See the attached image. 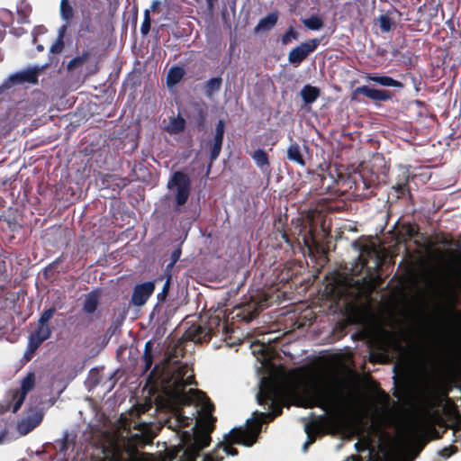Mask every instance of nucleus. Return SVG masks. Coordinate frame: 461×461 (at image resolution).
<instances>
[{"instance_id":"nucleus-49","label":"nucleus","mask_w":461,"mask_h":461,"mask_svg":"<svg viewBox=\"0 0 461 461\" xmlns=\"http://www.w3.org/2000/svg\"><path fill=\"white\" fill-rule=\"evenodd\" d=\"M36 352V350H33V351H31L30 350V341L28 340V344H27V349L24 353V358L29 361L32 359V357H33L34 353Z\"/></svg>"},{"instance_id":"nucleus-22","label":"nucleus","mask_w":461,"mask_h":461,"mask_svg":"<svg viewBox=\"0 0 461 461\" xmlns=\"http://www.w3.org/2000/svg\"><path fill=\"white\" fill-rule=\"evenodd\" d=\"M93 49H86L82 51L80 55L73 58L67 65L68 71H72L82 67L85 63L87 62L89 58L93 55Z\"/></svg>"},{"instance_id":"nucleus-30","label":"nucleus","mask_w":461,"mask_h":461,"mask_svg":"<svg viewBox=\"0 0 461 461\" xmlns=\"http://www.w3.org/2000/svg\"><path fill=\"white\" fill-rule=\"evenodd\" d=\"M408 173L409 172L407 169L402 170V175L399 176V180L393 186V188L398 193L399 195H404L405 193L408 191V183H409Z\"/></svg>"},{"instance_id":"nucleus-8","label":"nucleus","mask_w":461,"mask_h":461,"mask_svg":"<svg viewBox=\"0 0 461 461\" xmlns=\"http://www.w3.org/2000/svg\"><path fill=\"white\" fill-rule=\"evenodd\" d=\"M359 95H363L373 102H388L393 100L394 93L387 89H377L367 86H361L353 90L351 100L360 102Z\"/></svg>"},{"instance_id":"nucleus-1","label":"nucleus","mask_w":461,"mask_h":461,"mask_svg":"<svg viewBox=\"0 0 461 461\" xmlns=\"http://www.w3.org/2000/svg\"><path fill=\"white\" fill-rule=\"evenodd\" d=\"M279 395L278 386L271 382H265L258 393V402L260 405L269 403L271 411L257 412V417L248 420L247 428H234L226 438L227 445H223V450L227 455L237 456L239 451L230 445L238 444L245 447H252L258 440L263 423L273 421L283 412V406L276 402Z\"/></svg>"},{"instance_id":"nucleus-55","label":"nucleus","mask_w":461,"mask_h":461,"mask_svg":"<svg viewBox=\"0 0 461 461\" xmlns=\"http://www.w3.org/2000/svg\"><path fill=\"white\" fill-rule=\"evenodd\" d=\"M221 459H222V457H221L219 461H221ZM203 461H215V460L212 454H208V455L204 456Z\"/></svg>"},{"instance_id":"nucleus-26","label":"nucleus","mask_w":461,"mask_h":461,"mask_svg":"<svg viewBox=\"0 0 461 461\" xmlns=\"http://www.w3.org/2000/svg\"><path fill=\"white\" fill-rule=\"evenodd\" d=\"M321 91L318 87L306 85L301 90V95L306 104L314 103L320 96Z\"/></svg>"},{"instance_id":"nucleus-29","label":"nucleus","mask_w":461,"mask_h":461,"mask_svg":"<svg viewBox=\"0 0 461 461\" xmlns=\"http://www.w3.org/2000/svg\"><path fill=\"white\" fill-rule=\"evenodd\" d=\"M185 69L182 67L175 66L167 73V82L169 86L179 83L185 76Z\"/></svg>"},{"instance_id":"nucleus-39","label":"nucleus","mask_w":461,"mask_h":461,"mask_svg":"<svg viewBox=\"0 0 461 461\" xmlns=\"http://www.w3.org/2000/svg\"><path fill=\"white\" fill-rule=\"evenodd\" d=\"M261 310H262V308L259 305H256V304L253 305V309L252 310H250V306H249L247 312H245L246 310L243 311V312H242L243 313L242 319L245 321L249 322V321H251L253 319H255L258 315V313H259V312Z\"/></svg>"},{"instance_id":"nucleus-46","label":"nucleus","mask_w":461,"mask_h":461,"mask_svg":"<svg viewBox=\"0 0 461 461\" xmlns=\"http://www.w3.org/2000/svg\"><path fill=\"white\" fill-rule=\"evenodd\" d=\"M100 461H106L105 459H102ZM111 461H141L136 456H131L130 457H123L121 454H114L111 459Z\"/></svg>"},{"instance_id":"nucleus-25","label":"nucleus","mask_w":461,"mask_h":461,"mask_svg":"<svg viewBox=\"0 0 461 461\" xmlns=\"http://www.w3.org/2000/svg\"><path fill=\"white\" fill-rule=\"evenodd\" d=\"M32 6L25 0H21L17 5L16 12L18 14V23L20 24L30 23V15L32 14Z\"/></svg>"},{"instance_id":"nucleus-48","label":"nucleus","mask_w":461,"mask_h":461,"mask_svg":"<svg viewBox=\"0 0 461 461\" xmlns=\"http://www.w3.org/2000/svg\"><path fill=\"white\" fill-rule=\"evenodd\" d=\"M36 352V350H33V351H31L30 350V341L28 340V344H27V349L24 353V358L29 361L32 359V357H33L34 353Z\"/></svg>"},{"instance_id":"nucleus-60","label":"nucleus","mask_w":461,"mask_h":461,"mask_svg":"<svg viewBox=\"0 0 461 461\" xmlns=\"http://www.w3.org/2000/svg\"><path fill=\"white\" fill-rule=\"evenodd\" d=\"M4 36H5V32L0 29V42L3 41Z\"/></svg>"},{"instance_id":"nucleus-21","label":"nucleus","mask_w":461,"mask_h":461,"mask_svg":"<svg viewBox=\"0 0 461 461\" xmlns=\"http://www.w3.org/2000/svg\"><path fill=\"white\" fill-rule=\"evenodd\" d=\"M100 293L94 290L86 294L83 304V311L87 314H93L99 305Z\"/></svg>"},{"instance_id":"nucleus-57","label":"nucleus","mask_w":461,"mask_h":461,"mask_svg":"<svg viewBox=\"0 0 461 461\" xmlns=\"http://www.w3.org/2000/svg\"><path fill=\"white\" fill-rule=\"evenodd\" d=\"M264 137L266 138V140H271L273 139L272 133H265Z\"/></svg>"},{"instance_id":"nucleus-44","label":"nucleus","mask_w":461,"mask_h":461,"mask_svg":"<svg viewBox=\"0 0 461 461\" xmlns=\"http://www.w3.org/2000/svg\"><path fill=\"white\" fill-rule=\"evenodd\" d=\"M318 429V424L312 423V424H307L305 426V432L308 435V442L310 444H312L315 441V437L312 435V433Z\"/></svg>"},{"instance_id":"nucleus-52","label":"nucleus","mask_w":461,"mask_h":461,"mask_svg":"<svg viewBox=\"0 0 461 461\" xmlns=\"http://www.w3.org/2000/svg\"><path fill=\"white\" fill-rule=\"evenodd\" d=\"M208 10L212 11L215 5L217 4L218 0H205Z\"/></svg>"},{"instance_id":"nucleus-35","label":"nucleus","mask_w":461,"mask_h":461,"mask_svg":"<svg viewBox=\"0 0 461 461\" xmlns=\"http://www.w3.org/2000/svg\"><path fill=\"white\" fill-rule=\"evenodd\" d=\"M94 33H95V29L92 24V19L90 17H88L81 23V24L79 26V30H78V36H79V38H87L88 34H94Z\"/></svg>"},{"instance_id":"nucleus-11","label":"nucleus","mask_w":461,"mask_h":461,"mask_svg":"<svg viewBox=\"0 0 461 461\" xmlns=\"http://www.w3.org/2000/svg\"><path fill=\"white\" fill-rule=\"evenodd\" d=\"M35 384V375L34 373H28L26 376L21 382L20 390H15L13 392V400L15 401L13 405L12 411L13 412L18 411V410L23 405L27 393L33 388Z\"/></svg>"},{"instance_id":"nucleus-5","label":"nucleus","mask_w":461,"mask_h":461,"mask_svg":"<svg viewBox=\"0 0 461 461\" xmlns=\"http://www.w3.org/2000/svg\"><path fill=\"white\" fill-rule=\"evenodd\" d=\"M215 418L210 417L208 420H203V425L207 426V431L199 430L194 433L193 442L185 450V455L188 456L189 458H196L200 452L208 447L211 442L210 432L213 429L214 425L211 422L215 421Z\"/></svg>"},{"instance_id":"nucleus-23","label":"nucleus","mask_w":461,"mask_h":461,"mask_svg":"<svg viewBox=\"0 0 461 461\" xmlns=\"http://www.w3.org/2000/svg\"><path fill=\"white\" fill-rule=\"evenodd\" d=\"M419 234V228L410 222L402 223L398 230L399 238L406 242Z\"/></svg>"},{"instance_id":"nucleus-47","label":"nucleus","mask_w":461,"mask_h":461,"mask_svg":"<svg viewBox=\"0 0 461 461\" xmlns=\"http://www.w3.org/2000/svg\"><path fill=\"white\" fill-rule=\"evenodd\" d=\"M10 33L16 37H21L26 33V30L23 27H11Z\"/></svg>"},{"instance_id":"nucleus-20","label":"nucleus","mask_w":461,"mask_h":461,"mask_svg":"<svg viewBox=\"0 0 461 461\" xmlns=\"http://www.w3.org/2000/svg\"><path fill=\"white\" fill-rule=\"evenodd\" d=\"M366 81L376 83L383 86L402 88L403 84L388 76H380L377 74H366Z\"/></svg>"},{"instance_id":"nucleus-61","label":"nucleus","mask_w":461,"mask_h":461,"mask_svg":"<svg viewBox=\"0 0 461 461\" xmlns=\"http://www.w3.org/2000/svg\"><path fill=\"white\" fill-rule=\"evenodd\" d=\"M359 259L362 260V267H366V264H367L366 260V259H362L361 256L359 257Z\"/></svg>"},{"instance_id":"nucleus-58","label":"nucleus","mask_w":461,"mask_h":461,"mask_svg":"<svg viewBox=\"0 0 461 461\" xmlns=\"http://www.w3.org/2000/svg\"><path fill=\"white\" fill-rule=\"evenodd\" d=\"M145 438H145V440H144V443H149V442H151V441H152V438H153V437H152V436H150V435H147V436H145Z\"/></svg>"},{"instance_id":"nucleus-28","label":"nucleus","mask_w":461,"mask_h":461,"mask_svg":"<svg viewBox=\"0 0 461 461\" xmlns=\"http://www.w3.org/2000/svg\"><path fill=\"white\" fill-rule=\"evenodd\" d=\"M142 360L144 362L142 374H146L153 365V342L151 340L145 343Z\"/></svg>"},{"instance_id":"nucleus-4","label":"nucleus","mask_w":461,"mask_h":461,"mask_svg":"<svg viewBox=\"0 0 461 461\" xmlns=\"http://www.w3.org/2000/svg\"><path fill=\"white\" fill-rule=\"evenodd\" d=\"M344 400L342 391L330 384H314L309 391L308 407L324 411H337Z\"/></svg>"},{"instance_id":"nucleus-56","label":"nucleus","mask_w":461,"mask_h":461,"mask_svg":"<svg viewBox=\"0 0 461 461\" xmlns=\"http://www.w3.org/2000/svg\"><path fill=\"white\" fill-rule=\"evenodd\" d=\"M282 239H283L286 243H289V242H290L289 236H288V234H287L285 231H284V232L282 233Z\"/></svg>"},{"instance_id":"nucleus-18","label":"nucleus","mask_w":461,"mask_h":461,"mask_svg":"<svg viewBox=\"0 0 461 461\" xmlns=\"http://www.w3.org/2000/svg\"><path fill=\"white\" fill-rule=\"evenodd\" d=\"M289 140H290V144L287 148L286 158L289 161H292V162H294V163L300 165L301 167H305L306 162H305L303 155L301 151L300 145L296 141L294 140L292 136H289Z\"/></svg>"},{"instance_id":"nucleus-24","label":"nucleus","mask_w":461,"mask_h":461,"mask_svg":"<svg viewBox=\"0 0 461 461\" xmlns=\"http://www.w3.org/2000/svg\"><path fill=\"white\" fill-rule=\"evenodd\" d=\"M222 86V78L221 77H212L207 80L203 88L206 97L212 98L216 92H219Z\"/></svg>"},{"instance_id":"nucleus-59","label":"nucleus","mask_w":461,"mask_h":461,"mask_svg":"<svg viewBox=\"0 0 461 461\" xmlns=\"http://www.w3.org/2000/svg\"><path fill=\"white\" fill-rule=\"evenodd\" d=\"M38 51H42L44 50V47L41 44L37 45L36 47Z\"/></svg>"},{"instance_id":"nucleus-54","label":"nucleus","mask_w":461,"mask_h":461,"mask_svg":"<svg viewBox=\"0 0 461 461\" xmlns=\"http://www.w3.org/2000/svg\"><path fill=\"white\" fill-rule=\"evenodd\" d=\"M192 438V436L191 434L188 432V431H184L183 434H182V440L183 441H187V440H191Z\"/></svg>"},{"instance_id":"nucleus-19","label":"nucleus","mask_w":461,"mask_h":461,"mask_svg":"<svg viewBox=\"0 0 461 461\" xmlns=\"http://www.w3.org/2000/svg\"><path fill=\"white\" fill-rule=\"evenodd\" d=\"M279 13L274 11L269 13L267 16L261 18L255 27V32H268L272 30L277 23Z\"/></svg>"},{"instance_id":"nucleus-12","label":"nucleus","mask_w":461,"mask_h":461,"mask_svg":"<svg viewBox=\"0 0 461 461\" xmlns=\"http://www.w3.org/2000/svg\"><path fill=\"white\" fill-rule=\"evenodd\" d=\"M155 290V282L148 281L136 285L133 288L131 303L137 307L143 306Z\"/></svg>"},{"instance_id":"nucleus-17","label":"nucleus","mask_w":461,"mask_h":461,"mask_svg":"<svg viewBox=\"0 0 461 461\" xmlns=\"http://www.w3.org/2000/svg\"><path fill=\"white\" fill-rule=\"evenodd\" d=\"M249 154L255 162L256 166L261 170L263 174L270 173V161L267 151L262 149H258L253 152H249Z\"/></svg>"},{"instance_id":"nucleus-14","label":"nucleus","mask_w":461,"mask_h":461,"mask_svg":"<svg viewBox=\"0 0 461 461\" xmlns=\"http://www.w3.org/2000/svg\"><path fill=\"white\" fill-rule=\"evenodd\" d=\"M438 363L445 370H454L461 364V348L454 347L444 351L438 358Z\"/></svg>"},{"instance_id":"nucleus-64","label":"nucleus","mask_w":461,"mask_h":461,"mask_svg":"<svg viewBox=\"0 0 461 461\" xmlns=\"http://www.w3.org/2000/svg\"><path fill=\"white\" fill-rule=\"evenodd\" d=\"M276 143V140H274V141L272 142V145L274 146Z\"/></svg>"},{"instance_id":"nucleus-27","label":"nucleus","mask_w":461,"mask_h":461,"mask_svg":"<svg viewBox=\"0 0 461 461\" xmlns=\"http://www.w3.org/2000/svg\"><path fill=\"white\" fill-rule=\"evenodd\" d=\"M185 128V120L177 115L176 117L170 118L169 123L165 127V130L170 134H178Z\"/></svg>"},{"instance_id":"nucleus-10","label":"nucleus","mask_w":461,"mask_h":461,"mask_svg":"<svg viewBox=\"0 0 461 461\" xmlns=\"http://www.w3.org/2000/svg\"><path fill=\"white\" fill-rule=\"evenodd\" d=\"M44 66H34L28 68L27 69L19 71L15 74H13L9 77L8 81L11 85H23V84H37L39 76L44 69Z\"/></svg>"},{"instance_id":"nucleus-37","label":"nucleus","mask_w":461,"mask_h":461,"mask_svg":"<svg viewBox=\"0 0 461 461\" xmlns=\"http://www.w3.org/2000/svg\"><path fill=\"white\" fill-rule=\"evenodd\" d=\"M378 21L383 32H389L394 26V22L386 14L380 15Z\"/></svg>"},{"instance_id":"nucleus-53","label":"nucleus","mask_w":461,"mask_h":461,"mask_svg":"<svg viewBox=\"0 0 461 461\" xmlns=\"http://www.w3.org/2000/svg\"><path fill=\"white\" fill-rule=\"evenodd\" d=\"M159 5H160V1L159 0H153L152 3H151L150 9L153 12H155V11H157V9L158 8Z\"/></svg>"},{"instance_id":"nucleus-34","label":"nucleus","mask_w":461,"mask_h":461,"mask_svg":"<svg viewBox=\"0 0 461 461\" xmlns=\"http://www.w3.org/2000/svg\"><path fill=\"white\" fill-rule=\"evenodd\" d=\"M60 15L61 18L69 22L74 16V9L69 4V0H61L60 2Z\"/></svg>"},{"instance_id":"nucleus-15","label":"nucleus","mask_w":461,"mask_h":461,"mask_svg":"<svg viewBox=\"0 0 461 461\" xmlns=\"http://www.w3.org/2000/svg\"><path fill=\"white\" fill-rule=\"evenodd\" d=\"M52 328L50 325L37 324V328L30 334V350H37L40 346L51 337Z\"/></svg>"},{"instance_id":"nucleus-31","label":"nucleus","mask_w":461,"mask_h":461,"mask_svg":"<svg viewBox=\"0 0 461 461\" xmlns=\"http://www.w3.org/2000/svg\"><path fill=\"white\" fill-rule=\"evenodd\" d=\"M303 23L309 30L318 31L324 25L323 20L318 15H312L309 18L303 19Z\"/></svg>"},{"instance_id":"nucleus-40","label":"nucleus","mask_w":461,"mask_h":461,"mask_svg":"<svg viewBox=\"0 0 461 461\" xmlns=\"http://www.w3.org/2000/svg\"><path fill=\"white\" fill-rule=\"evenodd\" d=\"M170 285H171V276L167 275V280L162 287L161 292L158 293L157 295V299H158V303H164L167 300V297L168 295L169 289H170Z\"/></svg>"},{"instance_id":"nucleus-41","label":"nucleus","mask_w":461,"mask_h":461,"mask_svg":"<svg viewBox=\"0 0 461 461\" xmlns=\"http://www.w3.org/2000/svg\"><path fill=\"white\" fill-rule=\"evenodd\" d=\"M150 24H151L150 14H149V10L147 9L144 11V18H143V22L140 26V32L143 36H146L149 34V32L150 31Z\"/></svg>"},{"instance_id":"nucleus-50","label":"nucleus","mask_w":461,"mask_h":461,"mask_svg":"<svg viewBox=\"0 0 461 461\" xmlns=\"http://www.w3.org/2000/svg\"><path fill=\"white\" fill-rule=\"evenodd\" d=\"M93 3V8L101 12L103 10V4L101 0H90Z\"/></svg>"},{"instance_id":"nucleus-3","label":"nucleus","mask_w":461,"mask_h":461,"mask_svg":"<svg viewBox=\"0 0 461 461\" xmlns=\"http://www.w3.org/2000/svg\"><path fill=\"white\" fill-rule=\"evenodd\" d=\"M232 328L228 325L227 321H222L218 315H212L203 324L191 325L184 334V337L195 343L208 342L212 336L221 335L224 340L230 339Z\"/></svg>"},{"instance_id":"nucleus-9","label":"nucleus","mask_w":461,"mask_h":461,"mask_svg":"<svg viewBox=\"0 0 461 461\" xmlns=\"http://www.w3.org/2000/svg\"><path fill=\"white\" fill-rule=\"evenodd\" d=\"M225 132V123L222 120H219L215 125V132L212 141H208L206 146L209 147V164L207 175L210 173L213 162L218 158L221 151L223 138Z\"/></svg>"},{"instance_id":"nucleus-42","label":"nucleus","mask_w":461,"mask_h":461,"mask_svg":"<svg viewBox=\"0 0 461 461\" xmlns=\"http://www.w3.org/2000/svg\"><path fill=\"white\" fill-rule=\"evenodd\" d=\"M0 16L5 20V26H10L14 23V14L12 11L4 8L0 11Z\"/></svg>"},{"instance_id":"nucleus-51","label":"nucleus","mask_w":461,"mask_h":461,"mask_svg":"<svg viewBox=\"0 0 461 461\" xmlns=\"http://www.w3.org/2000/svg\"><path fill=\"white\" fill-rule=\"evenodd\" d=\"M62 258H63V256L61 255L60 257L56 258L51 264L49 265V267L50 268H56L58 264L62 262V260H63Z\"/></svg>"},{"instance_id":"nucleus-32","label":"nucleus","mask_w":461,"mask_h":461,"mask_svg":"<svg viewBox=\"0 0 461 461\" xmlns=\"http://www.w3.org/2000/svg\"><path fill=\"white\" fill-rule=\"evenodd\" d=\"M299 38V32L296 31V29L290 25L287 30L282 34L281 36V44L282 45H288L293 41H296Z\"/></svg>"},{"instance_id":"nucleus-62","label":"nucleus","mask_w":461,"mask_h":461,"mask_svg":"<svg viewBox=\"0 0 461 461\" xmlns=\"http://www.w3.org/2000/svg\"><path fill=\"white\" fill-rule=\"evenodd\" d=\"M309 445H311V444H310L308 441H306V442L304 443V445H303V448H304V450H306V449H307V447H308V446H309Z\"/></svg>"},{"instance_id":"nucleus-2","label":"nucleus","mask_w":461,"mask_h":461,"mask_svg":"<svg viewBox=\"0 0 461 461\" xmlns=\"http://www.w3.org/2000/svg\"><path fill=\"white\" fill-rule=\"evenodd\" d=\"M175 364L176 366L173 367L171 371H166L165 366L161 364H156L147 377V384L152 385L161 384L165 391L176 397L182 398L185 403H203L207 411H212L214 406L203 392L198 389H190L185 393L186 386L196 384L194 376V375H187L188 366L186 364H181L179 361H176Z\"/></svg>"},{"instance_id":"nucleus-36","label":"nucleus","mask_w":461,"mask_h":461,"mask_svg":"<svg viewBox=\"0 0 461 461\" xmlns=\"http://www.w3.org/2000/svg\"><path fill=\"white\" fill-rule=\"evenodd\" d=\"M191 421H192L191 418L186 417V416L183 415L181 412H179L174 420V426L171 423V421H169L168 427L176 430V429L188 427L191 424Z\"/></svg>"},{"instance_id":"nucleus-63","label":"nucleus","mask_w":461,"mask_h":461,"mask_svg":"<svg viewBox=\"0 0 461 461\" xmlns=\"http://www.w3.org/2000/svg\"><path fill=\"white\" fill-rule=\"evenodd\" d=\"M304 242H305V245H306V246L310 247V245H309V243H308V241H307L306 238L304 239Z\"/></svg>"},{"instance_id":"nucleus-7","label":"nucleus","mask_w":461,"mask_h":461,"mask_svg":"<svg viewBox=\"0 0 461 461\" xmlns=\"http://www.w3.org/2000/svg\"><path fill=\"white\" fill-rule=\"evenodd\" d=\"M321 41L317 38L310 39L293 48L288 53L290 64L297 67L304 61L310 54L314 52L320 45Z\"/></svg>"},{"instance_id":"nucleus-33","label":"nucleus","mask_w":461,"mask_h":461,"mask_svg":"<svg viewBox=\"0 0 461 461\" xmlns=\"http://www.w3.org/2000/svg\"><path fill=\"white\" fill-rule=\"evenodd\" d=\"M66 25L62 26L59 32V36L56 39L55 42L50 47V52L53 54H59L62 52L64 49V33L66 31Z\"/></svg>"},{"instance_id":"nucleus-38","label":"nucleus","mask_w":461,"mask_h":461,"mask_svg":"<svg viewBox=\"0 0 461 461\" xmlns=\"http://www.w3.org/2000/svg\"><path fill=\"white\" fill-rule=\"evenodd\" d=\"M56 311L57 309L55 306L44 310L38 320V323L41 325H50L49 321L54 316Z\"/></svg>"},{"instance_id":"nucleus-6","label":"nucleus","mask_w":461,"mask_h":461,"mask_svg":"<svg viewBox=\"0 0 461 461\" xmlns=\"http://www.w3.org/2000/svg\"><path fill=\"white\" fill-rule=\"evenodd\" d=\"M171 186L176 187V194L175 195L176 200V212H181V206L185 205L188 200L191 191V181L189 176L181 172L176 171L170 181L168 182V187Z\"/></svg>"},{"instance_id":"nucleus-16","label":"nucleus","mask_w":461,"mask_h":461,"mask_svg":"<svg viewBox=\"0 0 461 461\" xmlns=\"http://www.w3.org/2000/svg\"><path fill=\"white\" fill-rule=\"evenodd\" d=\"M43 419V414L41 411H35L32 414L28 415L25 419L22 420L18 424L19 431L25 435L34 429Z\"/></svg>"},{"instance_id":"nucleus-45","label":"nucleus","mask_w":461,"mask_h":461,"mask_svg":"<svg viewBox=\"0 0 461 461\" xmlns=\"http://www.w3.org/2000/svg\"><path fill=\"white\" fill-rule=\"evenodd\" d=\"M181 253L182 252L180 248H177L172 251L170 257L171 262L167 265V268H171L179 260Z\"/></svg>"},{"instance_id":"nucleus-43","label":"nucleus","mask_w":461,"mask_h":461,"mask_svg":"<svg viewBox=\"0 0 461 461\" xmlns=\"http://www.w3.org/2000/svg\"><path fill=\"white\" fill-rule=\"evenodd\" d=\"M7 258L8 257L6 255L0 254V278H2L3 280H6L8 277L6 267Z\"/></svg>"},{"instance_id":"nucleus-13","label":"nucleus","mask_w":461,"mask_h":461,"mask_svg":"<svg viewBox=\"0 0 461 461\" xmlns=\"http://www.w3.org/2000/svg\"><path fill=\"white\" fill-rule=\"evenodd\" d=\"M187 118L191 124H193L198 131L204 129L207 118V107L204 103L194 102L190 105V111L187 113Z\"/></svg>"}]
</instances>
